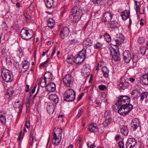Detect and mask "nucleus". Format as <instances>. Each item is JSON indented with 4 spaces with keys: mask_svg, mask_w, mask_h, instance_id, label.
<instances>
[{
    "mask_svg": "<svg viewBox=\"0 0 148 148\" xmlns=\"http://www.w3.org/2000/svg\"><path fill=\"white\" fill-rule=\"evenodd\" d=\"M118 98V103L120 104L118 110V113L121 115L127 114L132 109L133 106L129 103L130 101L129 97L127 96L120 95Z\"/></svg>",
    "mask_w": 148,
    "mask_h": 148,
    "instance_id": "1",
    "label": "nucleus"
},
{
    "mask_svg": "<svg viewBox=\"0 0 148 148\" xmlns=\"http://www.w3.org/2000/svg\"><path fill=\"white\" fill-rule=\"evenodd\" d=\"M72 15L73 17L71 21L73 22H78L83 14V11L81 2H76L71 9Z\"/></svg>",
    "mask_w": 148,
    "mask_h": 148,
    "instance_id": "2",
    "label": "nucleus"
},
{
    "mask_svg": "<svg viewBox=\"0 0 148 148\" xmlns=\"http://www.w3.org/2000/svg\"><path fill=\"white\" fill-rule=\"evenodd\" d=\"M75 92L71 88L67 90L64 93V100L67 101H73L75 99Z\"/></svg>",
    "mask_w": 148,
    "mask_h": 148,
    "instance_id": "3",
    "label": "nucleus"
},
{
    "mask_svg": "<svg viewBox=\"0 0 148 148\" xmlns=\"http://www.w3.org/2000/svg\"><path fill=\"white\" fill-rule=\"evenodd\" d=\"M1 75L3 80L7 82H11L13 80V75L11 72L3 68L1 72Z\"/></svg>",
    "mask_w": 148,
    "mask_h": 148,
    "instance_id": "4",
    "label": "nucleus"
},
{
    "mask_svg": "<svg viewBox=\"0 0 148 148\" xmlns=\"http://www.w3.org/2000/svg\"><path fill=\"white\" fill-rule=\"evenodd\" d=\"M57 131L59 132L58 135L55 132H53V143L55 145H58L60 143L61 140V134L62 132V130L60 128H58Z\"/></svg>",
    "mask_w": 148,
    "mask_h": 148,
    "instance_id": "5",
    "label": "nucleus"
},
{
    "mask_svg": "<svg viewBox=\"0 0 148 148\" xmlns=\"http://www.w3.org/2000/svg\"><path fill=\"white\" fill-rule=\"evenodd\" d=\"M29 30L27 28L24 27L21 30V35L23 39L28 40L31 39L32 36L29 32Z\"/></svg>",
    "mask_w": 148,
    "mask_h": 148,
    "instance_id": "6",
    "label": "nucleus"
},
{
    "mask_svg": "<svg viewBox=\"0 0 148 148\" xmlns=\"http://www.w3.org/2000/svg\"><path fill=\"white\" fill-rule=\"evenodd\" d=\"M64 83L67 86L71 87L73 85V77L70 74L66 75L63 78Z\"/></svg>",
    "mask_w": 148,
    "mask_h": 148,
    "instance_id": "7",
    "label": "nucleus"
},
{
    "mask_svg": "<svg viewBox=\"0 0 148 148\" xmlns=\"http://www.w3.org/2000/svg\"><path fill=\"white\" fill-rule=\"evenodd\" d=\"M137 145L136 140L134 138H129L125 145L126 148H135Z\"/></svg>",
    "mask_w": 148,
    "mask_h": 148,
    "instance_id": "8",
    "label": "nucleus"
},
{
    "mask_svg": "<svg viewBox=\"0 0 148 148\" xmlns=\"http://www.w3.org/2000/svg\"><path fill=\"white\" fill-rule=\"evenodd\" d=\"M129 86V83L125 77H121L120 80V84L118 86V88L120 89H125Z\"/></svg>",
    "mask_w": 148,
    "mask_h": 148,
    "instance_id": "9",
    "label": "nucleus"
},
{
    "mask_svg": "<svg viewBox=\"0 0 148 148\" xmlns=\"http://www.w3.org/2000/svg\"><path fill=\"white\" fill-rule=\"evenodd\" d=\"M110 52L112 60L115 61H118L119 60L120 54L117 49L112 48L110 50Z\"/></svg>",
    "mask_w": 148,
    "mask_h": 148,
    "instance_id": "10",
    "label": "nucleus"
},
{
    "mask_svg": "<svg viewBox=\"0 0 148 148\" xmlns=\"http://www.w3.org/2000/svg\"><path fill=\"white\" fill-rule=\"evenodd\" d=\"M113 15V13L110 11L106 12L103 17V20L104 22H108L110 21Z\"/></svg>",
    "mask_w": 148,
    "mask_h": 148,
    "instance_id": "11",
    "label": "nucleus"
},
{
    "mask_svg": "<svg viewBox=\"0 0 148 148\" xmlns=\"http://www.w3.org/2000/svg\"><path fill=\"white\" fill-rule=\"evenodd\" d=\"M123 60L126 63H129L132 59L130 52L128 50L125 51L123 53Z\"/></svg>",
    "mask_w": 148,
    "mask_h": 148,
    "instance_id": "12",
    "label": "nucleus"
},
{
    "mask_svg": "<svg viewBox=\"0 0 148 148\" xmlns=\"http://www.w3.org/2000/svg\"><path fill=\"white\" fill-rule=\"evenodd\" d=\"M69 29L67 27H63L60 31V35L62 39H64L65 37H67L69 34Z\"/></svg>",
    "mask_w": 148,
    "mask_h": 148,
    "instance_id": "13",
    "label": "nucleus"
},
{
    "mask_svg": "<svg viewBox=\"0 0 148 148\" xmlns=\"http://www.w3.org/2000/svg\"><path fill=\"white\" fill-rule=\"evenodd\" d=\"M124 38L121 34H117L115 39H114L113 41L115 42L116 45H119L121 44L124 41Z\"/></svg>",
    "mask_w": 148,
    "mask_h": 148,
    "instance_id": "14",
    "label": "nucleus"
},
{
    "mask_svg": "<svg viewBox=\"0 0 148 148\" xmlns=\"http://www.w3.org/2000/svg\"><path fill=\"white\" fill-rule=\"evenodd\" d=\"M140 125L139 120L135 119L133 120L131 123L132 128L133 130L135 131L138 127Z\"/></svg>",
    "mask_w": 148,
    "mask_h": 148,
    "instance_id": "15",
    "label": "nucleus"
},
{
    "mask_svg": "<svg viewBox=\"0 0 148 148\" xmlns=\"http://www.w3.org/2000/svg\"><path fill=\"white\" fill-rule=\"evenodd\" d=\"M49 99L51 102H53L56 105L59 102V98L56 94H51L49 96Z\"/></svg>",
    "mask_w": 148,
    "mask_h": 148,
    "instance_id": "16",
    "label": "nucleus"
},
{
    "mask_svg": "<svg viewBox=\"0 0 148 148\" xmlns=\"http://www.w3.org/2000/svg\"><path fill=\"white\" fill-rule=\"evenodd\" d=\"M56 86L54 83L48 82L46 88V90L47 91L49 92L54 91L56 90Z\"/></svg>",
    "mask_w": 148,
    "mask_h": 148,
    "instance_id": "17",
    "label": "nucleus"
},
{
    "mask_svg": "<svg viewBox=\"0 0 148 148\" xmlns=\"http://www.w3.org/2000/svg\"><path fill=\"white\" fill-rule=\"evenodd\" d=\"M47 109L49 114H53L55 110L54 105L52 103H48L47 106Z\"/></svg>",
    "mask_w": 148,
    "mask_h": 148,
    "instance_id": "18",
    "label": "nucleus"
},
{
    "mask_svg": "<svg viewBox=\"0 0 148 148\" xmlns=\"http://www.w3.org/2000/svg\"><path fill=\"white\" fill-rule=\"evenodd\" d=\"M90 70V68L86 67L85 66V68L82 70V73L83 74V76L85 78L87 77L89 75Z\"/></svg>",
    "mask_w": 148,
    "mask_h": 148,
    "instance_id": "19",
    "label": "nucleus"
},
{
    "mask_svg": "<svg viewBox=\"0 0 148 148\" xmlns=\"http://www.w3.org/2000/svg\"><path fill=\"white\" fill-rule=\"evenodd\" d=\"M89 131L90 132H97L98 130V128L96 124L94 123H92L88 127Z\"/></svg>",
    "mask_w": 148,
    "mask_h": 148,
    "instance_id": "20",
    "label": "nucleus"
},
{
    "mask_svg": "<svg viewBox=\"0 0 148 148\" xmlns=\"http://www.w3.org/2000/svg\"><path fill=\"white\" fill-rule=\"evenodd\" d=\"M53 75L51 72H47L46 73L44 76V79L46 80H48L49 82H51L53 78Z\"/></svg>",
    "mask_w": 148,
    "mask_h": 148,
    "instance_id": "21",
    "label": "nucleus"
},
{
    "mask_svg": "<svg viewBox=\"0 0 148 148\" xmlns=\"http://www.w3.org/2000/svg\"><path fill=\"white\" fill-rule=\"evenodd\" d=\"M22 64V71L24 72H25L29 69V64L27 60H24Z\"/></svg>",
    "mask_w": 148,
    "mask_h": 148,
    "instance_id": "22",
    "label": "nucleus"
},
{
    "mask_svg": "<svg viewBox=\"0 0 148 148\" xmlns=\"http://www.w3.org/2000/svg\"><path fill=\"white\" fill-rule=\"evenodd\" d=\"M130 12L127 10H125L124 11L122 12L121 14V15L123 19L124 20H125L128 18L130 16Z\"/></svg>",
    "mask_w": 148,
    "mask_h": 148,
    "instance_id": "23",
    "label": "nucleus"
},
{
    "mask_svg": "<svg viewBox=\"0 0 148 148\" xmlns=\"http://www.w3.org/2000/svg\"><path fill=\"white\" fill-rule=\"evenodd\" d=\"M44 1L45 5L48 8L51 9L53 7L54 5L53 0H44Z\"/></svg>",
    "mask_w": 148,
    "mask_h": 148,
    "instance_id": "24",
    "label": "nucleus"
},
{
    "mask_svg": "<svg viewBox=\"0 0 148 148\" xmlns=\"http://www.w3.org/2000/svg\"><path fill=\"white\" fill-rule=\"evenodd\" d=\"M147 75L146 73H145L143 75L140 79L141 83L143 85H148V78L147 77Z\"/></svg>",
    "mask_w": 148,
    "mask_h": 148,
    "instance_id": "25",
    "label": "nucleus"
},
{
    "mask_svg": "<svg viewBox=\"0 0 148 148\" xmlns=\"http://www.w3.org/2000/svg\"><path fill=\"white\" fill-rule=\"evenodd\" d=\"M76 56L73 59V62L75 63L78 64L83 62L85 59L80 56H79L77 55H76Z\"/></svg>",
    "mask_w": 148,
    "mask_h": 148,
    "instance_id": "26",
    "label": "nucleus"
},
{
    "mask_svg": "<svg viewBox=\"0 0 148 148\" xmlns=\"http://www.w3.org/2000/svg\"><path fill=\"white\" fill-rule=\"evenodd\" d=\"M140 97V101L142 103L143 100L145 98V100H148V93L147 92H144L139 94Z\"/></svg>",
    "mask_w": 148,
    "mask_h": 148,
    "instance_id": "27",
    "label": "nucleus"
},
{
    "mask_svg": "<svg viewBox=\"0 0 148 148\" xmlns=\"http://www.w3.org/2000/svg\"><path fill=\"white\" fill-rule=\"evenodd\" d=\"M119 26L118 22L115 20L110 22V28L115 29L118 28Z\"/></svg>",
    "mask_w": 148,
    "mask_h": 148,
    "instance_id": "28",
    "label": "nucleus"
},
{
    "mask_svg": "<svg viewBox=\"0 0 148 148\" xmlns=\"http://www.w3.org/2000/svg\"><path fill=\"white\" fill-rule=\"evenodd\" d=\"M102 71L103 72V77L106 78H108L109 75V71L107 68L106 66L103 67Z\"/></svg>",
    "mask_w": 148,
    "mask_h": 148,
    "instance_id": "29",
    "label": "nucleus"
},
{
    "mask_svg": "<svg viewBox=\"0 0 148 148\" xmlns=\"http://www.w3.org/2000/svg\"><path fill=\"white\" fill-rule=\"evenodd\" d=\"M92 40L89 38H87L84 41L83 45L84 47H88L92 45Z\"/></svg>",
    "mask_w": 148,
    "mask_h": 148,
    "instance_id": "30",
    "label": "nucleus"
},
{
    "mask_svg": "<svg viewBox=\"0 0 148 148\" xmlns=\"http://www.w3.org/2000/svg\"><path fill=\"white\" fill-rule=\"evenodd\" d=\"M120 131L121 133L125 136H126L128 134V130L127 127L126 126H123L121 128Z\"/></svg>",
    "mask_w": 148,
    "mask_h": 148,
    "instance_id": "31",
    "label": "nucleus"
},
{
    "mask_svg": "<svg viewBox=\"0 0 148 148\" xmlns=\"http://www.w3.org/2000/svg\"><path fill=\"white\" fill-rule=\"evenodd\" d=\"M14 92V90L12 88H8L7 91L6 96L7 98H9L10 97Z\"/></svg>",
    "mask_w": 148,
    "mask_h": 148,
    "instance_id": "32",
    "label": "nucleus"
},
{
    "mask_svg": "<svg viewBox=\"0 0 148 148\" xmlns=\"http://www.w3.org/2000/svg\"><path fill=\"white\" fill-rule=\"evenodd\" d=\"M140 93V92H139V91L136 89H134L132 90L131 93L132 95H136V96L134 97V100H136L137 99L138 97L139 96V95Z\"/></svg>",
    "mask_w": 148,
    "mask_h": 148,
    "instance_id": "33",
    "label": "nucleus"
},
{
    "mask_svg": "<svg viewBox=\"0 0 148 148\" xmlns=\"http://www.w3.org/2000/svg\"><path fill=\"white\" fill-rule=\"evenodd\" d=\"M86 50L85 49H83L81 51H80L77 55L79 56H80L84 59H85L86 56Z\"/></svg>",
    "mask_w": 148,
    "mask_h": 148,
    "instance_id": "34",
    "label": "nucleus"
},
{
    "mask_svg": "<svg viewBox=\"0 0 148 148\" xmlns=\"http://www.w3.org/2000/svg\"><path fill=\"white\" fill-rule=\"evenodd\" d=\"M54 21L52 18H50L47 21L48 26L50 28H52L54 25Z\"/></svg>",
    "mask_w": 148,
    "mask_h": 148,
    "instance_id": "35",
    "label": "nucleus"
},
{
    "mask_svg": "<svg viewBox=\"0 0 148 148\" xmlns=\"http://www.w3.org/2000/svg\"><path fill=\"white\" fill-rule=\"evenodd\" d=\"M48 82V80H46L44 79H42L40 84V86L42 87H46L47 88L48 85V83H47Z\"/></svg>",
    "mask_w": 148,
    "mask_h": 148,
    "instance_id": "36",
    "label": "nucleus"
},
{
    "mask_svg": "<svg viewBox=\"0 0 148 148\" xmlns=\"http://www.w3.org/2000/svg\"><path fill=\"white\" fill-rule=\"evenodd\" d=\"M132 59L133 65L134 66L136 65L138 60V56L136 55H133L132 57Z\"/></svg>",
    "mask_w": 148,
    "mask_h": 148,
    "instance_id": "37",
    "label": "nucleus"
},
{
    "mask_svg": "<svg viewBox=\"0 0 148 148\" xmlns=\"http://www.w3.org/2000/svg\"><path fill=\"white\" fill-rule=\"evenodd\" d=\"M103 46V44L100 42H97L95 44L94 47L95 49H101Z\"/></svg>",
    "mask_w": 148,
    "mask_h": 148,
    "instance_id": "38",
    "label": "nucleus"
},
{
    "mask_svg": "<svg viewBox=\"0 0 148 148\" xmlns=\"http://www.w3.org/2000/svg\"><path fill=\"white\" fill-rule=\"evenodd\" d=\"M106 41L108 42H110L111 41V39L110 36L107 33H105L104 35Z\"/></svg>",
    "mask_w": 148,
    "mask_h": 148,
    "instance_id": "39",
    "label": "nucleus"
},
{
    "mask_svg": "<svg viewBox=\"0 0 148 148\" xmlns=\"http://www.w3.org/2000/svg\"><path fill=\"white\" fill-rule=\"evenodd\" d=\"M20 101L18 99H16L15 101V103L14 105V108H17L20 107Z\"/></svg>",
    "mask_w": 148,
    "mask_h": 148,
    "instance_id": "40",
    "label": "nucleus"
},
{
    "mask_svg": "<svg viewBox=\"0 0 148 148\" xmlns=\"http://www.w3.org/2000/svg\"><path fill=\"white\" fill-rule=\"evenodd\" d=\"M118 100H117V102L113 106V109L114 111H116V110H118L120 107L121 105L118 104Z\"/></svg>",
    "mask_w": 148,
    "mask_h": 148,
    "instance_id": "41",
    "label": "nucleus"
},
{
    "mask_svg": "<svg viewBox=\"0 0 148 148\" xmlns=\"http://www.w3.org/2000/svg\"><path fill=\"white\" fill-rule=\"evenodd\" d=\"M24 16L26 20L27 23L29 22L30 21L31 16L27 14H25Z\"/></svg>",
    "mask_w": 148,
    "mask_h": 148,
    "instance_id": "42",
    "label": "nucleus"
},
{
    "mask_svg": "<svg viewBox=\"0 0 148 148\" xmlns=\"http://www.w3.org/2000/svg\"><path fill=\"white\" fill-rule=\"evenodd\" d=\"M73 57L72 56H68L66 60L67 62L69 63H71L72 61Z\"/></svg>",
    "mask_w": 148,
    "mask_h": 148,
    "instance_id": "43",
    "label": "nucleus"
},
{
    "mask_svg": "<svg viewBox=\"0 0 148 148\" xmlns=\"http://www.w3.org/2000/svg\"><path fill=\"white\" fill-rule=\"evenodd\" d=\"M6 120V119L5 117H0V121L3 124H5Z\"/></svg>",
    "mask_w": 148,
    "mask_h": 148,
    "instance_id": "44",
    "label": "nucleus"
},
{
    "mask_svg": "<svg viewBox=\"0 0 148 148\" xmlns=\"http://www.w3.org/2000/svg\"><path fill=\"white\" fill-rule=\"evenodd\" d=\"M144 38L143 37H139L138 40V42L140 44H141L144 42Z\"/></svg>",
    "mask_w": 148,
    "mask_h": 148,
    "instance_id": "45",
    "label": "nucleus"
},
{
    "mask_svg": "<svg viewBox=\"0 0 148 148\" xmlns=\"http://www.w3.org/2000/svg\"><path fill=\"white\" fill-rule=\"evenodd\" d=\"M23 51L21 49H19L17 51V55L20 57L23 56Z\"/></svg>",
    "mask_w": 148,
    "mask_h": 148,
    "instance_id": "46",
    "label": "nucleus"
},
{
    "mask_svg": "<svg viewBox=\"0 0 148 148\" xmlns=\"http://www.w3.org/2000/svg\"><path fill=\"white\" fill-rule=\"evenodd\" d=\"M2 27L3 29L6 30L8 28V27L5 23H3L2 25Z\"/></svg>",
    "mask_w": 148,
    "mask_h": 148,
    "instance_id": "47",
    "label": "nucleus"
},
{
    "mask_svg": "<svg viewBox=\"0 0 148 148\" xmlns=\"http://www.w3.org/2000/svg\"><path fill=\"white\" fill-rule=\"evenodd\" d=\"M118 145L119 148H124V143L123 141H119L118 143Z\"/></svg>",
    "mask_w": 148,
    "mask_h": 148,
    "instance_id": "48",
    "label": "nucleus"
},
{
    "mask_svg": "<svg viewBox=\"0 0 148 148\" xmlns=\"http://www.w3.org/2000/svg\"><path fill=\"white\" fill-rule=\"evenodd\" d=\"M82 112L83 109L82 108L79 109L78 111V113L77 115H76V117L77 118H78L79 117L81 116Z\"/></svg>",
    "mask_w": 148,
    "mask_h": 148,
    "instance_id": "49",
    "label": "nucleus"
},
{
    "mask_svg": "<svg viewBox=\"0 0 148 148\" xmlns=\"http://www.w3.org/2000/svg\"><path fill=\"white\" fill-rule=\"evenodd\" d=\"M106 88V86L103 85H101L98 86L99 89L101 90H104Z\"/></svg>",
    "mask_w": 148,
    "mask_h": 148,
    "instance_id": "50",
    "label": "nucleus"
},
{
    "mask_svg": "<svg viewBox=\"0 0 148 148\" xmlns=\"http://www.w3.org/2000/svg\"><path fill=\"white\" fill-rule=\"evenodd\" d=\"M110 114V112L109 111H106L104 114V117L105 118L108 117V116H109Z\"/></svg>",
    "mask_w": 148,
    "mask_h": 148,
    "instance_id": "51",
    "label": "nucleus"
},
{
    "mask_svg": "<svg viewBox=\"0 0 148 148\" xmlns=\"http://www.w3.org/2000/svg\"><path fill=\"white\" fill-rule=\"evenodd\" d=\"M6 114V112L5 111H1L0 112V117H5Z\"/></svg>",
    "mask_w": 148,
    "mask_h": 148,
    "instance_id": "52",
    "label": "nucleus"
},
{
    "mask_svg": "<svg viewBox=\"0 0 148 148\" xmlns=\"http://www.w3.org/2000/svg\"><path fill=\"white\" fill-rule=\"evenodd\" d=\"M49 60V59L48 58L46 61L45 62H44L43 63H41L40 64V66H42V67H45V66L47 63L48 62Z\"/></svg>",
    "mask_w": 148,
    "mask_h": 148,
    "instance_id": "53",
    "label": "nucleus"
},
{
    "mask_svg": "<svg viewBox=\"0 0 148 148\" xmlns=\"http://www.w3.org/2000/svg\"><path fill=\"white\" fill-rule=\"evenodd\" d=\"M34 138V137H30V138H29V143L31 145H33Z\"/></svg>",
    "mask_w": 148,
    "mask_h": 148,
    "instance_id": "54",
    "label": "nucleus"
},
{
    "mask_svg": "<svg viewBox=\"0 0 148 148\" xmlns=\"http://www.w3.org/2000/svg\"><path fill=\"white\" fill-rule=\"evenodd\" d=\"M95 143V142L94 141H89L88 143H87V146L88 147H89V146L90 145H94V143Z\"/></svg>",
    "mask_w": 148,
    "mask_h": 148,
    "instance_id": "55",
    "label": "nucleus"
},
{
    "mask_svg": "<svg viewBox=\"0 0 148 148\" xmlns=\"http://www.w3.org/2000/svg\"><path fill=\"white\" fill-rule=\"evenodd\" d=\"M83 95H84L83 93H82L81 94H80L79 95L78 97V98H77V100L78 101H79L82 98V97L83 96Z\"/></svg>",
    "mask_w": 148,
    "mask_h": 148,
    "instance_id": "56",
    "label": "nucleus"
},
{
    "mask_svg": "<svg viewBox=\"0 0 148 148\" xmlns=\"http://www.w3.org/2000/svg\"><path fill=\"white\" fill-rule=\"evenodd\" d=\"M111 119L110 117H108L107 119H106L105 120V121L108 124V125L110 123Z\"/></svg>",
    "mask_w": 148,
    "mask_h": 148,
    "instance_id": "57",
    "label": "nucleus"
},
{
    "mask_svg": "<svg viewBox=\"0 0 148 148\" xmlns=\"http://www.w3.org/2000/svg\"><path fill=\"white\" fill-rule=\"evenodd\" d=\"M113 2V0H108L107 1V4L108 5L110 6L112 4Z\"/></svg>",
    "mask_w": 148,
    "mask_h": 148,
    "instance_id": "58",
    "label": "nucleus"
},
{
    "mask_svg": "<svg viewBox=\"0 0 148 148\" xmlns=\"http://www.w3.org/2000/svg\"><path fill=\"white\" fill-rule=\"evenodd\" d=\"M26 88L25 89V91L26 92H28L29 90V86L27 84L26 85Z\"/></svg>",
    "mask_w": 148,
    "mask_h": 148,
    "instance_id": "59",
    "label": "nucleus"
},
{
    "mask_svg": "<svg viewBox=\"0 0 148 148\" xmlns=\"http://www.w3.org/2000/svg\"><path fill=\"white\" fill-rule=\"evenodd\" d=\"M30 122L29 121H27L26 123L25 126L27 128L29 127Z\"/></svg>",
    "mask_w": 148,
    "mask_h": 148,
    "instance_id": "60",
    "label": "nucleus"
},
{
    "mask_svg": "<svg viewBox=\"0 0 148 148\" xmlns=\"http://www.w3.org/2000/svg\"><path fill=\"white\" fill-rule=\"evenodd\" d=\"M56 47H55L53 49V51H52V54H51V58L53 57L54 54H55V53L56 52Z\"/></svg>",
    "mask_w": 148,
    "mask_h": 148,
    "instance_id": "61",
    "label": "nucleus"
},
{
    "mask_svg": "<svg viewBox=\"0 0 148 148\" xmlns=\"http://www.w3.org/2000/svg\"><path fill=\"white\" fill-rule=\"evenodd\" d=\"M30 137H34V132L33 131H31L30 134Z\"/></svg>",
    "mask_w": 148,
    "mask_h": 148,
    "instance_id": "62",
    "label": "nucleus"
},
{
    "mask_svg": "<svg viewBox=\"0 0 148 148\" xmlns=\"http://www.w3.org/2000/svg\"><path fill=\"white\" fill-rule=\"evenodd\" d=\"M6 62L7 63H9L11 62V59L10 58H6Z\"/></svg>",
    "mask_w": 148,
    "mask_h": 148,
    "instance_id": "63",
    "label": "nucleus"
},
{
    "mask_svg": "<svg viewBox=\"0 0 148 148\" xmlns=\"http://www.w3.org/2000/svg\"><path fill=\"white\" fill-rule=\"evenodd\" d=\"M96 147V145H95V144L94 143V145H90L89 146V147H88V148H95V147Z\"/></svg>",
    "mask_w": 148,
    "mask_h": 148,
    "instance_id": "64",
    "label": "nucleus"
}]
</instances>
